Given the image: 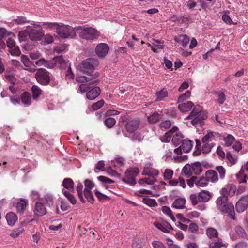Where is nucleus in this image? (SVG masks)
Segmentation results:
<instances>
[{
	"label": "nucleus",
	"mask_w": 248,
	"mask_h": 248,
	"mask_svg": "<svg viewBox=\"0 0 248 248\" xmlns=\"http://www.w3.org/2000/svg\"><path fill=\"white\" fill-rule=\"evenodd\" d=\"M245 170H248V161L245 165L242 166L239 174L236 175L239 183H246L247 182V175L245 173Z\"/></svg>",
	"instance_id": "16"
},
{
	"label": "nucleus",
	"mask_w": 248,
	"mask_h": 248,
	"mask_svg": "<svg viewBox=\"0 0 248 248\" xmlns=\"http://www.w3.org/2000/svg\"><path fill=\"white\" fill-rule=\"evenodd\" d=\"M154 225L157 229L166 233L169 232L170 230H173L171 225L166 221H163L161 223L155 222Z\"/></svg>",
	"instance_id": "15"
},
{
	"label": "nucleus",
	"mask_w": 248,
	"mask_h": 248,
	"mask_svg": "<svg viewBox=\"0 0 248 248\" xmlns=\"http://www.w3.org/2000/svg\"><path fill=\"white\" fill-rule=\"evenodd\" d=\"M21 58L22 62L25 66L29 67L31 64H32L29 58L26 55H22Z\"/></svg>",
	"instance_id": "53"
},
{
	"label": "nucleus",
	"mask_w": 248,
	"mask_h": 248,
	"mask_svg": "<svg viewBox=\"0 0 248 248\" xmlns=\"http://www.w3.org/2000/svg\"><path fill=\"white\" fill-rule=\"evenodd\" d=\"M174 40L181 43L183 46H186L189 42V39L186 34H181L178 37H175Z\"/></svg>",
	"instance_id": "31"
},
{
	"label": "nucleus",
	"mask_w": 248,
	"mask_h": 248,
	"mask_svg": "<svg viewBox=\"0 0 248 248\" xmlns=\"http://www.w3.org/2000/svg\"><path fill=\"white\" fill-rule=\"evenodd\" d=\"M97 178L99 181L103 183L111 184L114 183L113 180L104 176H100L97 177Z\"/></svg>",
	"instance_id": "54"
},
{
	"label": "nucleus",
	"mask_w": 248,
	"mask_h": 248,
	"mask_svg": "<svg viewBox=\"0 0 248 248\" xmlns=\"http://www.w3.org/2000/svg\"><path fill=\"white\" fill-rule=\"evenodd\" d=\"M116 122V120L112 117L107 118L104 120V124L105 125L109 128L113 127L115 124Z\"/></svg>",
	"instance_id": "44"
},
{
	"label": "nucleus",
	"mask_w": 248,
	"mask_h": 248,
	"mask_svg": "<svg viewBox=\"0 0 248 248\" xmlns=\"http://www.w3.org/2000/svg\"><path fill=\"white\" fill-rule=\"evenodd\" d=\"M142 202L150 207H155L157 205V202L155 199L143 198Z\"/></svg>",
	"instance_id": "46"
},
{
	"label": "nucleus",
	"mask_w": 248,
	"mask_h": 248,
	"mask_svg": "<svg viewBox=\"0 0 248 248\" xmlns=\"http://www.w3.org/2000/svg\"><path fill=\"white\" fill-rule=\"evenodd\" d=\"M6 219L9 225H14L17 220L16 215L13 212L7 213L6 216Z\"/></svg>",
	"instance_id": "30"
},
{
	"label": "nucleus",
	"mask_w": 248,
	"mask_h": 248,
	"mask_svg": "<svg viewBox=\"0 0 248 248\" xmlns=\"http://www.w3.org/2000/svg\"><path fill=\"white\" fill-rule=\"evenodd\" d=\"M228 192H229V196H233L235 193L236 192V187L233 184H229L228 186Z\"/></svg>",
	"instance_id": "61"
},
{
	"label": "nucleus",
	"mask_w": 248,
	"mask_h": 248,
	"mask_svg": "<svg viewBox=\"0 0 248 248\" xmlns=\"http://www.w3.org/2000/svg\"><path fill=\"white\" fill-rule=\"evenodd\" d=\"M184 138V135L180 132H176L173 136L171 141L175 146L182 143Z\"/></svg>",
	"instance_id": "25"
},
{
	"label": "nucleus",
	"mask_w": 248,
	"mask_h": 248,
	"mask_svg": "<svg viewBox=\"0 0 248 248\" xmlns=\"http://www.w3.org/2000/svg\"><path fill=\"white\" fill-rule=\"evenodd\" d=\"M77 33L81 39L90 42L97 39L100 35L96 29L84 26H77Z\"/></svg>",
	"instance_id": "3"
},
{
	"label": "nucleus",
	"mask_w": 248,
	"mask_h": 248,
	"mask_svg": "<svg viewBox=\"0 0 248 248\" xmlns=\"http://www.w3.org/2000/svg\"><path fill=\"white\" fill-rule=\"evenodd\" d=\"M189 199L193 205L197 204L199 202L198 194L193 193L191 194L189 196Z\"/></svg>",
	"instance_id": "52"
},
{
	"label": "nucleus",
	"mask_w": 248,
	"mask_h": 248,
	"mask_svg": "<svg viewBox=\"0 0 248 248\" xmlns=\"http://www.w3.org/2000/svg\"><path fill=\"white\" fill-rule=\"evenodd\" d=\"M98 77V73H95L93 75H90L89 77H86L85 76H80L76 78V81L79 83H86L91 81L93 79H95Z\"/></svg>",
	"instance_id": "22"
},
{
	"label": "nucleus",
	"mask_w": 248,
	"mask_h": 248,
	"mask_svg": "<svg viewBox=\"0 0 248 248\" xmlns=\"http://www.w3.org/2000/svg\"><path fill=\"white\" fill-rule=\"evenodd\" d=\"M218 94V99H217V102L220 104L222 105L224 103L226 100V96L224 94V93L223 92L219 91L217 93Z\"/></svg>",
	"instance_id": "58"
},
{
	"label": "nucleus",
	"mask_w": 248,
	"mask_h": 248,
	"mask_svg": "<svg viewBox=\"0 0 248 248\" xmlns=\"http://www.w3.org/2000/svg\"><path fill=\"white\" fill-rule=\"evenodd\" d=\"M223 140L224 141V146L229 147L234 142L235 138L232 135L229 134L224 138Z\"/></svg>",
	"instance_id": "41"
},
{
	"label": "nucleus",
	"mask_w": 248,
	"mask_h": 248,
	"mask_svg": "<svg viewBox=\"0 0 248 248\" xmlns=\"http://www.w3.org/2000/svg\"><path fill=\"white\" fill-rule=\"evenodd\" d=\"M226 158L230 162L232 165L235 164L237 162V159L233 157L230 152L227 153Z\"/></svg>",
	"instance_id": "60"
},
{
	"label": "nucleus",
	"mask_w": 248,
	"mask_h": 248,
	"mask_svg": "<svg viewBox=\"0 0 248 248\" xmlns=\"http://www.w3.org/2000/svg\"><path fill=\"white\" fill-rule=\"evenodd\" d=\"M109 50V46L104 43L98 44L95 47V52L99 58H103L107 55Z\"/></svg>",
	"instance_id": "13"
},
{
	"label": "nucleus",
	"mask_w": 248,
	"mask_h": 248,
	"mask_svg": "<svg viewBox=\"0 0 248 248\" xmlns=\"http://www.w3.org/2000/svg\"><path fill=\"white\" fill-rule=\"evenodd\" d=\"M20 100L23 104L28 106L31 104V97L29 93L25 92L21 95Z\"/></svg>",
	"instance_id": "32"
},
{
	"label": "nucleus",
	"mask_w": 248,
	"mask_h": 248,
	"mask_svg": "<svg viewBox=\"0 0 248 248\" xmlns=\"http://www.w3.org/2000/svg\"><path fill=\"white\" fill-rule=\"evenodd\" d=\"M31 91L32 97L34 99L37 98L42 93V92L41 89L37 85L32 86Z\"/></svg>",
	"instance_id": "42"
},
{
	"label": "nucleus",
	"mask_w": 248,
	"mask_h": 248,
	"mask_svg": "<svg viewBox=\"0 0 248 248\" xmlns=\"http://www.w3.org/2000/svg\"><path fill=\"white\" fill-rule=\"evenodd\" d=\"M194 104L191 101H187L186 102L180 104L178 105V109L182 112H186L191 110Z\"/></svg>",
	"instance_id": "21"
},
{
	"label": "nucleus",
	"mask_w": 248,
	"mask_h": 248,
	"mask_svg": "<svg viewBox=\"0 0 248 248\" xmlns=\"http://www.w3.org/2000/svg\"><path fill=\"white\" fill-rule=\"evenodd\" d=\"M193 146V142L187 139H184L182 140L181 145L175 149L174 150V152L177 154L176 158H179L181 157L182 152L185 153H188L192 149Z\"/></svg>",
	"instance_id": "9"
},
{
	"label": "nucleus",
	"mask_w": 248,
	"mask_h": 248,
	"mask_svg": "<svg viewBox=\"0 0 248 248\" xmlns=\"http://www.w3.org/2000/svg\"><path fill=\"white\" fill-rule=\"evenodd\" d=\"M248 195L242 196L236 203L235 209L239 213L244 212L248 208Z\"/></svg>",
	"instance_id": "12"
},
{
	"label": "nucleus",
	"mask_w": 248,
	"mask_h": 248,
	"mask_svg": "<svg viewBox=\"0 0 248 248\" xmlns=\"http://www.w3.org/2000/svg\"><path fill=\"white\" fill-rule=\"evenodd\" d=\"M193 22L192 17L190 16H185L181 15V24H185L188 25L190 23Z\"/></svg>",
	"instance_id": "50"
},
{
	"label": "nucleus",
	"mask_w": 248,
	"mask_h": 248,
	"mask_svg": "<svg viewBox=\"0 0 248 248\" xmlns=\"http://www.w3.org/2000/svg\"><path fill=\"white\" fill-rule=\"evenodd\" d=\"M56 62L60 65L61 68H64V66L67 64L62 56H61L54 57L52 61H48L45 59L44 66L47 68L52 69L56 66Z\"/></svg>",
	"instance_id": "10"
},
{
	"label": "nucleus",
	"mask_w": 248,
	"mask_h": 248,
	"mask_svg": "<svg viewBox=\"0 0 248 248\" xmlns=\"http://www.w3.org/2000/svg\"><path fill=\"white\" fill-rule=\"evenodd\" d=\"M56 33L62 38H73L76 35L77 27L73 28L70 26L61 24L57 29Z\"/></svg>",
	"instance_id": "4"
},
{
	"label": "nucleus",
	"mask_w": 248,
	"mask_h": 248,
	"mask_svg": "<svg viewBox=\"0 0 248 248\" xmlns=\"http://www.w3.org/2000/svg\"><path fill=\"white\" fill-rule=\"evenodd\" d=\"M97 82V80H93L88 84H82L79 87V90L81 93H87L89 89L92 88L91 85L96 84Z\"/></svg>",
	"instance_id": "34"
},
{
	"label": "nucleus",
	"mask_w": 248,
	"mask_h": 248,
	"mask_svg": "<svg viewBox=\"0 0 248 248\" xmlns=\"http://www.w3.org/2000/svg\"><path fill=\"white\" fill-rule=\"evenodd\" d=\"M206 234L210 239H214L218 237V232L216 229L210 227L206 229Z\"/></svg>",
	"instance_id": "28"
},
{
	"label": "nucleus",
	"mask_w": 248,
	"mask_h": 248,
	"mask_svg": "<svg viewBox=\"0 0 248 248\" xmlns=\"http://www.w3.org/2000/svg\"><path fill=\"white\" fill-rule=\"evenodd\" d=\"M99 64L96 59L89 58L82 61L81 63L82 71L90 75L94 70V67Z\"/></svg>",
	"instance_id": "8"
},
{
	"label": "nucleus",
	"mask_w": 248,
	"mask_h": 248,
	"mask_svg": "<svg viewBox=\"0 0 248 248\" xmlns=\"http://www.w3.org/2000/svg\"><path fill=\"white\" fill-rule=\"evenodd\" d=\"M84 186L86 187L85 189H88L91 190L95 186V184L90 179H86L84 182Z\"/></svg>",
	"instance_id": "56"
},
{
	"label": "nucleus",
	"mask_w": 248,
	"mask_h": 248,
	"mask_svg": "<svg viewBox=\"0 0 248 248\" xmlns=\"http://www.w3.org/2000/svg\"><path fill=\"white\" fill-rule=\"evenodd\" d=\"M216 170L218 172L221 179H223L225 176L226 170L222 166H217Z\"/></svg>",
	"instance_id": "51"
},
{
	"label": "nucleus",
	"mask_w": 248,
	"mask_h": 248,
	"mask_svg": "<svg viewBox=\"0 0 248 248\" xmlns=\"http://www.w3.org/2000/svg\"><path fill=\"white\" fill-rule=\"evenodd\" d=\"M104 104V101L101 99L94 103L92 106V108L93 110H96L102 107Z\"/></svg>",
	"instance_id": "55"
},
{
	"label": "nucleus",
	"mask_w": 248,
	"mask_h": 248,
	"mask_svg": "<svg viewBox=\"0 0 248 248\" xmlns=\"http://www.w3.org/2000/svg\"><path fill=\"white\" fill-rule=\"evenodd\" d=\"M162 118L161 113L157 111L154 112L152 115L147 117V119L150 123L155 124L158 122Z\"/></svg>",
	"instance_id": "29"
},
{
	"label": "nucleus",
	"mask_w": 248,
	"mask_h": 248,
	"mask_svg": "<svg viewBox=\"0 0 248 248\" xmlns=\"http://www.w3.org/2000/svg\"><path fill=\"white\" fill-rule=\"evenodd\" d=\"M43 26L47 29H56L57 31V29L59 27L60 24L56 22H45L42 24Z\"/></svg>",
	"instance_id": "45"
},
{
	"label": "nucleus",
	"mask_w": 248,
	"mask_h": 248,
	"mask_svg": "<svg viewBox=\"0 0 248 248\" xmlns=\"http://www.w3.org/2000/svg\"><path fill=\"white\" fill-rule=\"evenodd\" d=\"M132 248H142V244L140 240L135 239L132 244Z\"/></svg>",
	"instance_id": "63"
},
{
	"label": "nucleus",
	"mask_w": 248,
	"mask_h": 248,
	"mask_svg": "<svg viewBox=\"0 0 248 248\" xmlns=\"http://www.w3.org/2000/svg\"><path fill=\"white\" fill-rule=\"evenodd\" d=\"M152 45L155 47L152 46L151 49L155 53H158L157 49L164 48V41L158 39H154Z\"/></svg>",
	"instance_id": "26"
},
{
	"label": "nucleus",
	"mask_w": 248,
	"mask_h": 248,
	"mask_svg": "<svg viewBox=\"0 0 248 248\" xmlns=\"http://www.w3.org/2000/svg\"><path fill=\"white\" fill-rule=\"evenodd\" d=\"M207 118V112L202 110V108L200 105H196L186 119L191 120V123L194 126L202 127L204 124V120Z\"/></svg>",
	"instance_id": "2"
},
{
	"label": "nucleus",
	"mask_w": 248,
	"mask_h": 248,
	"mask_svg": "<svg viewBox=\"0 0 248 248\" xmlns=\"http://www.w3.org/2000/svg\"><path fill=\"white\" fill-rule=\"evenodd\" d=\"M205 144L203 145L202 148V152L203 153L207 154L209 153L211 149L214 147L215 145V144L214 143H211L208 144L206 143H204Z\"/></svg>",
	"instance_id": "49"
},
{
	"label": "nucleus",
	"mask_w": 248,
	"mask_h": 248,
	"mask_svg": "<svg viewBox=\"0 0 248 248\" xmlns=\"http://www.w3.org/2000/svg\"><path fill=\"white\" fill-rule=\"evenodd\" d=\"M139 169L137 167H130L125 172V178H122L121 180L124 183L134 186L136 184V177L139 173Z\"/></svg>",
	"instance_id": "5"
},
{
	"label": "nucleus",
	"mask_w": 248,
	"mask_h": 248,
	"mask_svg": "<svg viewBox=\"0 0 248 248\" xmlns=\"http://www.w3.org/2000/svg\"><path fill=\"white\" fill-rule=\"evenodd\" d=\"M152 246L154 248H166L163 243L159 241H153L152 242Z\"/></svg>",
	"instance_id": "64"
},
{
	"label": "nucleus",
	"mask_w": 248,
	"mask_h": 248,
	"mask_svg": "<svg viewBox=\"0 0 248 248\" xmlns=\"http://www.w3.org/2000/svg\"><path fill=\"white\" fill-rule=\"evenodd\" d=\"M84 195L87 201L91 204H93L95 199L91 191L88 189H84L83 191Z\"/></svg>",
	"instance_id": "36"
},
{
	"label": "nucleus",
	"mask_w": 248,
	"mask_h": 248,
	"mask_svg": "<svg viewBox=\"0 0 248 248\" xmlns=\"http://www.w3.org/2000/svg\"><path fill=\"white\" fill-rule=\"evenodd\" d=\"M186 200L184 198L176 199L172 204L173 207L176 209H184L185 208Z\"/></svg>",
	"instance_id": "23"
},
{
	"label": "nucleus",
	"mask_w": 248,
	"mask_h": 248,
	"mask_svg": "<svg viewBox=\"0 0 248 248\" xmlns=\"http://www.w3.org/2000/svg\"><path fill=\"white\" fill-rule=\"evenodd\" d=\"M18 37L20 42L24 41L28 39V37H29L27 27L26 30L19 32Z\"/></svg>",
	"instance_id": "40"
},
{
	"label": "nucleus",
	"mask_w": 248,
	"mask_h": 248,
	"mask_svg": "<svg viewBox=\"0 0 248 248\" xmlns=\"http://www.w3.org/2000/svg\"><path fill=\"white\" fill-rule=\"evenodd\" d=\"M50 73L44 68L37 69L35 75L37 81L42 85H47L50 83Z\"/></svg>",
	"instance_id": "6"
},
{
	"label": "nucleus",
	"mask_w": 248,
	"mask_h": 248,
	"mask_svg": "<svg viewBox=\"0 0 248 248\" xmlns=\"http://www.w3.org/2000/svg\"><path fill=\"white\" fill-rule=\"evenodd\" d=\"M216 208L222 215H227L233 220L236 219L233 204L229 202L228 198L218 197L216 200Z\"/></svg>",
	"instance_id": "1"
},
{
	"label": "nucleus",
	"mask_w": 248,
	"mask_h": 248,
	"mask_svg": "<svg viewBox=\"0 0 248 248\" xmlns=\"http://www.w3.org/2000/svg\"><path fill=\"white\" fill-rule=\"evenodd\" d=\"M208 180L206 179V178H201L200 179H198L197 178V179L196 180V185L198 186H201V187H204L207 185L208 184Z\"/></svg>",
	"instance_id": "48"
},
{
	"label": "nucleus",
	"mask_w": 248,
	"mask_h": 248,
	"mask_svg": "<svg viewBox=\"0 0 248 248\" xmlns=\"http://www.w3.org/2000/svg\"><path fill=\"white\" fill-rule=\"evenodd\" d=\"M62 192L64 196L68 200V201L72 204H76L77 203V200L75 196L71 193L74 192L68 191L67 190H63Z\"/></svg>",
	"instance_id": "35"
},
{
	"label": "nucleus",
	"mask_w": 248,
	"mask_h": 248,
	"mask_svg": "<svg viewBox=\"0 0 248 248\" xmlns=\"http://www.w3.org/2000/svg\"><path fill=\"white\" fill-rule=\"evenodd\" d=\"M62 186L68 190V191L74 192V183L72 179L69 178L64 179Z\"/></svg>",
	"instance_id": "20"
},
{
	"label": "nucleus",
	"mask_w": 248,
	"mask_h": 248,
	"mask_svg": "<svg viewBox=\"0 0 248 248\" xmlns=\"http://www.w3.org/2000/svg\"><path fill=\"white\" fill-rule=\"evenodd\" d=\"M29 38L33 41L40 40L44 35L43 31L41 26L33 25L27 27Z\"/></svg>",
	"instance_id": "7"
},
{
	"label": "nucleus",
	"mask_w": 248,
	"mask_h": 248,
	"mask_svg": "<svg viewBox=\"0 0 248 248\" xmlns=\"http://www.w3.org/2000/svg\"><path fill=\"white\" fill-rule=\"evenodd\" d=\"M122 121H125V127L127 132L129 133L134 132L139 127L140 122L138 119H133L127 120L125 116L122 118Z\"/></svg>",
	"instance_id": "11"
},
{
	"label": "nucleus",
	"mask_w": 248,
	"mask_h": 248,
	"mask_svg": "<svg viewBox=\"0 0 248 248\" xmlns=\"http://www.w3.org/2000/svg\"><path fill=\"white\" fill-rule=\"evenodd\" d=\"M235 232L239 236L242 238H247L248 237V235L244 229L240 226H237L236 227Z\"/></svg>",
	"instance_id": "47"
},
{
	"label": "nucleus",
	"mask_w": 248,
	"mask_h": 248,
	"mask_svg": "<svg viewBox=\"0 0 248 248\" xmlns=\"http://www.w3.org/2000/svg\"><path fill=\"white\" fill-rule=\"evenodd\" d=\"M155 94L156 97L155 101H160L168 96V92L166 89L163 88L160 91L157 92Z\"/></svg>",
	"instance_id": "33"
},
{
	"label": "nucleus",
	"mask_w": 248,
	"mask_h": 248,
	"mask_svg": "<svg viewBox=\"0 0 248 248\" xmlns=\"http://www.w3.org/2000/svg\"><path fill=\"white\" fill-rule=\"evenodd\" d=\"M178 130V128L176 126H174L172 127V128L165 133V135H166L168 137H169L170 139L175 134L174 133L176 132Z\"/></svg>",
	"instance_id": "62"
},
{
	"label": "nucleus",
	"mask_w": 248,
	"mask_h": 248,
	"mask_svg": "<svg viewBox=\"0 0 248 248\" xmlns=\"http://www.w3.org/2000/svg\"><path fill=\"white\" fill-rule=\"evenodd\" d=\"M199 202H207L212 197V194L208 191L202 190L198 193Z\"/></svg>",
	"instance_id": "19"
},
{
	"label": "nucleus",
	"mask_w": 248,
	"mask_h": 248,
	"mask_svg": "<svg viewBox=\"0 0 248 248\" xmlns=\"http://www.w3.org/2000/svg\"><path fill=\"white\" fill-rule=\"evenodd\" d=\"M94 194L98 200L101 202H104L106 200H109L110 199L109 196L101 193L98 190H95Z\"/></svg>",
	"instance_id": "43"
},
{
	"label": "nucleus",
	"mask_w": 248,
	"mask_h": 248,
	"mask_svg": "<svg viewBox=\"0 0 248 248\" xmlns=\"http://www.w3.org/2000/svg\"><path fill=\"white\" fill-rule=\"evenodd\" d=\"M34 212L36 216H42L45 215L46 213V210L44 204L42 202H36Z\"/></svg>",
	"instance_id": "17"
},
{
	"label": "nucleus",
	"mask_w": 248,
	"mask_h": 248,
	"mask_svg": "<svg viewBox=\"0 0 248 248\" xmlns=\"http://www.w3.org/2000/svg\"><path fill=\"white\" fill-rule=\"evenodd\" d=\"M182 173L186 177H189L192 174V170L191 165L186 164L182 169Z\"/></svg>",
	"instance_id": "37"
},
{
	"label": "nucleus",
	"mask_w": 248,
	"mask_h": 248,
	"mask_svg": "<svg viewBox=\"0 0 248 248\" xmlns=\"http://www.w3.org/2000/svg\"><path fill=\"white\" fill-rule=\"evenodd\" d=\"M192 173L193 172L195 174H199L202 171V167L201 164L199 162H196L191 165Z\"/></svg>",
	"instance_id": "38"
},
{
	"label": "nucleus",
	"mask_w": 248,
	"mask_h": 248,
	"mask_svg": "<svg viewBox=\"0 0 248 248\" xmlns=\"http://www.w3.org/2000/svg\"><path fill=\"white\" fill-rule=\"evenodd\" d=\"M28 205V202L25 200H21L20 202L17 203L16 209L18 214L23 215L25 208Z\"/></svg>",
	"instance_id": "27"
},
{
	"label": "nucleus",
	"mask_w": 248,
	"mask_h": 248,
	"mask_svg": "<svg viewBox=\"0 0 248 248\" xmlns=\"http://www.w3.org/2000/svg\"><path fill=\"white\" fill-rule=\"evenodd\" d=\"M173 174V171L170 169H166L164 173L163 176L165 180L170 179Z\"/></svg>",
	"instance_id": "57"
},
{
	"label": "nucleus",
	"mask_w": 248,
	"mask_h": 248,
	"mask_svg": "<svg viewBox=\"0 0 248 248\" xmlns=\"http://www.w3.org/2000/svg\"><path fill=\"white\" fill-rule=\"evenodd\" d=\"M205 177L208 182L210 181L212 183H215L218 180L217 174L213 170H208L205 173Z\"/></svg>",
	"instance_id": "18"
},
{
	"label": "nucleus",
	"mask_w": 248,
	"mask_h": 248,
	"mask_svg": "<svg viewBox=\"0 0 248 248\" xmlns=\"http://www.w3.org/2000/svg\"><path fill=\"white\" fill-rule=\"evenodd\" d=\"M191 92L189 91H186L185 93L181 95L178 99V102H183V101L188 98L190 96Z\"/></svg>",
	"instance_id": "59"
},
{
	"label": "nucleus",
	"mask_w": 248,
	"mask_h": 248,
	"mask_svg": "<svg viewBox=\"0 0 248 248\" xmlns=\"http://www.w3.org/2000/svg\"><path fill=\"white\" fill-rule=\"evenodd\" d=\"M219 133L209 131L207 132L206 135L204 136L202 139V141L203 143H206L209 141H212L215 139L216 137H218L219 136Z\"/></svg>",
	"instance_id": "24"
},
{
	"label": "nucleus",
	"mask_w": 248,
	"mask_h": 248,
	"mask_svg": "<svg viewBox=\"0 0 248 248\" xmlns=\"http://www.w3.org/2000/svg\"><path fill=\"white\" fill-rule=\"evenodd\" d=\"M101 90L98 86H95L89 90L86 93V98L89 100H93L96 99L100 94Z\"/></svg>",
	"instance_id": "14"
},
{
	"label": "nucleus",
	"mask_w": 248,
	"mask_h": 248,
	"mask_svg": "<svg viewBox=\"0 0 248 248\" xmlns=\"http://www.w3.org/2000/svg\"><path fill=\"white\" fill-rule=\"evenodd\" d=\"M83 185L81 183H79L78 186L76 188V190L78 192V198L81 201V202L83 203L86 202V200L84 199L83 196Z\"/></svg>",
	"instance_id": "39"
}]
</instances>
